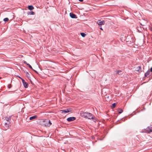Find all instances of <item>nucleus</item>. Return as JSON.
I'll list each match as a JSON object with an SVG mask.
<instances>
[{"label":"nucleus","instance_id":"17","mask_svg":"<svg viewBox=\"0 0 152 152\" xmlns=\"http://www.w3.org/2000/svg\"><path fill=\"white\" fill-rule=\"evenodd\" d=\"M116 74L118 75H121L122 74V71L121 70H118L117 71Z\"/></svg>","mask_w":152,"mask_h":152},{"label":"nucleus","instance_id":"8","mask_svg":"<svg viewBox=\"0 0 152 152\" xmlns=\"http://www.w3.org/2000/svg\"><path fill=\"white\" fill-rule=\"evenodd\" d=\"M150 74V71L149 70H148L146 72H145V74L144 77H143L144 80H145V78L147 76L149 75Z\"/></svg>","mask_w":152,"mask_h":152},{"label":"nucleus","instance_id":"27","mask_svg":"<svg viewBox=\"0 0 152 152\" xmlns=\"http://www.w3.org/2000/svg\"><path fill=\"white\" fill-rule=\"evenodd\" d=\"M139 27H137V30H138V31L139 32H141V31H140L139 30Z\"/></svg>","mask_w":152,"mask_h":152},{"label":"nucleus","instance_id":"5","mask_svg":"<svg viewBox=\"0 0 152 152\" xmlns=\"http://www.w3.org/2000/svg\"><path fill=\"white\" fill-rule=\"evenodd\" d=\"M69 15L71 18H77V15L72 12H70L69 14Z\"/></svg>","mask_w":152,"mask_h":152},{"label":"nucleus","instance_id":"10","mask_svg":"<svg viewBox=\"0 0 152 152\" xmlns=\"http://www.w3.org/2000/svg\"><path fill=\"white\" fill-rule=\"evenodd\" d=\"M23 84L24 86V87L25 88H27L28 87V84L27 83H26V82H24L23 83Z\"/></svg>","mask_w":152,"mask_h":152},{"label":"nucleus","instance_id":"28","mask_svg":"<svg viewBox=\"0 0 152 152\" xmlns=\"http://www.w3.org/2000/svg\"><path fill=\"white\" fill-rule=\"evenodd\" d=\"M149 71L150 72H152V67L150 68Z\"/></svg>","mask_w":152,"mask_h":152},{"label":"nucleus","instance_id":"21","mask_svg":"<svg viewBox=\"0 0 152 152\" xmlns=\"http://www.w3.org/2000/svg\"><path fill=\"white\" fill-rule=\"evenodd\" d=\"M4 20L5 22H7L9 20V19L7 18H5L4 19Z\"/></svg>","mask_w":152,"mask_h":152},{"label":"nucleus","instance_id":"22","mask_svg":"<svg viewBox=\"0 0 152 152\" xmlns=\"http://www.w3.org/2000/svg\"><path fill=\"white\" fill-rule=\"evenodd\" d=\"M27 65L32 70V69H33L32 68V67L29 64H27Z\"/></svg>","mask_w":152,"mask_h":152},{"label":"nucleus","instance_id":"23","mask_svg":"<svg viewBox=\"0 0 152 152\" xmlns=\"http://www.w3.org/2000/svg\"><path fill=\"white\" fill-rule=\"evenodd\" d=\"M7 86H8V88H10L12 87V85L11 84H9V85H8Z\"/></svg>","mask_w":152,"mask_h":152},{"label":"nucleus","instance_id":"15","mask_svg":"<svg viewBox=\"0 0 152 152\" xmlns=\"http://www.w3.org/2000/svg\"><path fill=\"white\" fill-rule=\"evenodd\" d=\"M118 113L119 114L123 112V110L120 108H118Z\"/></svg>","mask_w":152,"mask_h":152},{"label":"nucleus","instance_id":"16","mask_svg":"<svg viewBox=\"0 0 152 152\" xmlns=\"http://www.w3.org/2000/svg\"><path fill=\"white\" fill-rule=\"evenodd\" d=\"M10 121H9V123H5V126L7 127H9V125H10Z\"/></svg>","mask_w":152,"mask_h":152},{"label":"nucleus","instance_id":"31","mask_svg":"<svg viewBox=\"0 0 152 152\" xmlns=\"http://www.w3.org/2000/svg\"><path fill=\"white\" fill-rule=\"evenodd\" d=\"M151 31H152V27L151 28Z\"/></svg>","mask_w":152,"mask_h":152},{"label":"nucleus","instance_id":"19","mask_svg":"<svg viewBox=\"0 0 152 152\" xmlns=\"http://www.w3.org/2000/svg\"><path fill=\"white\" fill-rule=\"evenodd\" d=\"M80 35L81 36L83 37H85L86 35V34L85 33L83 32L81 33H80Z\"/></svg>","mask_w":152,"mask_h":152},{"label":"nucleus","instance_id":"3","mask_svg":"<svg viewBox=\"0 0 152 152\" xmlns=\"http://www.w3.org/2000/svg\"><path fill=\"white\" fill-rule=\"evenodd\" d=\"M144 132L147 133H150L152 132V130L151 127H148L146 129H144Z\"/></svg>","mask_w":152,"mask_h":152},{"label":"nucleus","instance_id":"7","mask_svg":"<svg viewBox=\"0 0 152 152\" xmlns=\"http://www.w3.org/2000/svg\"><path fill=\"white\" fill-rule=\"evenodd\" d=\"M135 70L138 71L139 72H142V69L141 66H139L138 67H136L135 68Z\"/></svg>","mask_w":152,"mask_h":152},{"label":"nucleus","instance_id":"26","mask_svg":"<svg viewBox=\"0 0 152 152\" xmlns=\"http://www.w3.org/2000/svg\"><path fill=\"white\" fill-rule=\"evenodd\" d=\"M32 70H33L36 73L38 74V72L36 70H34L33 69H32Z\"/></svg>","mask_w":152,"mask_h":152},{"label":"nucleus","instance_id":"9","mask_svg":"<svg viewBox=\"0 0 152 152\" xmlns=\"http://www.w3.org/2000/svg\"><path fill=\"white\" fill-rule=\"evenodd\" d=\"M11 116H9V117H6L5 118V120L7 121L9 123V121H10L11 119Z\"/></svg>","mask_w":152,"mask_h":152},{"label":"nucleus","instance_id":"4","mask_svg":"<svg viewBox=\"0 0 152 152\" xmlns=\"http://www.w3.org/2000/svg\"><path fill=\"white\" fill-rule=\"evenodd\" d=\"M105 21L104 20H99L97 21V23L99 26H101L102 25H104L105 23Z\"/></svg>","mask_w":152,"mask_h":152},{"label":"nucleus","instance_id":"11","mask_svg":"<svg viewBox=\"0 0 152 152\" xmlns=\"http://www.w3.org/2000/svg\"><path fill=\"white\" fill-rule=\"evenodd\" d=\"M34 8L32 5H29L28 6V9L30 10H32L34 9Z\"/></svg>","mask_w":152,"mask_h":152},{"label":"nucleus","instance_id":"25","mask_svg":"<svg viewBox=\"0 0 152 152\" xmlns=\"http://www.w3.org/2000/svg\"><path fill=\"white\" fill-rule=\"evenodd\" d=\"M23 63L24 64H28L27 63V62L26 61H23Z\"/></svg>","mask_w":152,"mask_h":152},{"label":"nucleus","instance_id":"6","mask_svg":"<svg viewBox=\"0 0 152 152\" xmlns=\"http://www.w3.org/2000/svg\"><path fill=\"white\" fill-rule=\"evenodd\" d=\"M76 119V118L74 117H70L67 119V121L69 122L74 121Z\"/></svg>","mask_w":152,"mask_h":152},{"label":"nucleus","instance_id":"2","mask_svg":"<svg viewBox=\"0 0 152 152\" xmlns=\"http://www.w3.org/2000/svg\"><path fill=\"white\" fill-rule=\"evenodd\" d=\"M72 109L71 108L66 109L65 110H61L60 111L62 112L61 113H65L70 112L72 111Z\"/></svg>","mask_w":152,"mask_h":152},{"label":"nucleus","instance_id":"32","mask_svg":"<svg viewBox=\"0 0 152 152\" xmlns=\"http://www.w3.org/2000/svg\"><path fill=\"white\" fill-rule=\"evenodd\" d=\"M150 127H151V129L152 130V126H151Z\"/></svg>","mask_w":152,"mask_h":152},{"label":"nucleus","instance_id":"30","mask_svg":"<svg viewBox=\"0 0 152 152\" xmlns=\"http://www.w3.org/2000/svg\"><path fill=\"white\" fill-rule=\"evenodd\" d=\"M18 77H19V78H20H20H21L20 77V76H18Z\"/></svg>","mask_w":152,"mask_h":152},{"label":"nucleus","instance_id":"24","mask_svg":"<svg viewBox=\"0 0 152 152\" xmlns=\"http://www.w3.org/2000/svg\"><path fill=\"white\" fill-rule=\"evenodd\" d=\"M20 79L22 81L23 83L24 82H25V80L23 79L22 78H20Z\"/></svg>","mask_w":152,"mask_h":152},{"label":"nucleus","instance_id":"1","mask_svg":"<svg viewBox=\"0 0 152 152\" xmlns=\"http://www.w3.org/2000/svg\"><path fill=\"white\" fill-rule=\"evenodd\" d=\"M81 116L85 118H87L89 119H93L95 118V116L91 113L86 112H84L81 114Z\"/></svg>","mask_w":152,"mask_h":152},{"label":"nucleus","instance_id":"18","mask_svg":"<svg viewBox=\"0 0 152 152\" xmlns=\"http://www.w3.org/2000/svg\"><path fill=\"white\" fill-rule=\"evenodd\" d=\"M116 104H117V103H113V104H112V105L111 106L112 108L113 109V108H114L116 106Z\"/></svg>","mask_w":152,"mask_h":152},{"label":"nucleus","instance_id":"12","mask_svg":"<svg viewBox=\"0 0 152 152\" xmlns=\"http://www.w3.org/2000/svg\"><path fill=\"white\" fill-rule=\"evenodd\" d=\"M37 118V115H34L32 116L31 117L29 118V119L30 120H32L36 118Z\"/></svg>","mask_w":152,"mask_h":152},{"label":"nucleus","instance_id":"14","mask_svg":"<svg viewBox=\"0 0 152 152\" xmlns=\"http://www.w3.org/2000/svg\"><path fill=\"white\" fill-rule=\"evenodd\" d=\"M24 72L26 74V76L28 78L30 77V75L28 73V72L26 71H24Z\"/></svg>","mask_w":152,"mask_h":152},{"label":"nucleus","instance_id":"34","mask_svg":"<svg viewBox=\"0 0 152 152\" xmlns=\"http://www.w3.org/2000/svg\"><path fill=\"white\" fill-rule=\"evenodd\" d=\"M140 28H141V29H142V28H141V27H140ZM142 31V29H141Z\"/></svg>","mask_w":152,"mask_h":152},{"label":"nucleus","instance_id":"20","mask_svg":"<svg viewBox=\"0 0 152 152\" xmlns=\"http://www.w3.org/2000/svg\"><path fill=\"white\" fill-rule=\"evenodd\" d=\"M51 123L50 122V120H49V121H48V124L47 126H49L51 125Z\"/></svg>","mask_w":152,"mask_h":152},{"label":"nucleus","instance_id":"13","mask_svg":"<svg viewBox=\"0 0 152 152\" xmlns=\"http://www.w3.org/2000/svg\"><path fill=\"white\" fill-rule=\"evenodd\" d=\"M27 14L28 15H34L35 14V13L33 11L28 12H27Z\"/></svg>","mask_w":152,"mask_h":152},{"label":"nucleus","instance_id":"33","mask_svg":"<svg viewBox=\"0 0 152 152\" xmlns=\"http://www.w3.org/2000/svg\"><path fill=\"white\" fill-rule=\"evenodd\" d=\"M100 29L102 30H103L102 29V28H100Z\"/></svg>","mask_w":152,"mask_h":152},{"label":"nucleus","instance_id":"29","mask_svg":"<svg viewBox=\"0 0 152 152\" xmlns=\"http://www.w3.org/2000/svg\"><path fill=\"white\" fill-rule=\"evenodd\" d=\"M80 2H82L83 1V0H78Z\"/></svg>","mask_w":152,"mask_h":152}]
</instances>
